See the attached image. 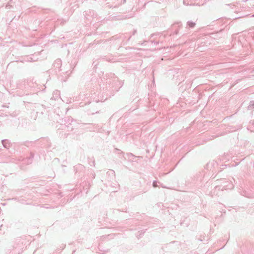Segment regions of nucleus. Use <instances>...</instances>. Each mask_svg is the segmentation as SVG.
Masks as SVG:
<instances>
[{
	"instance_id": "obj_1",
	"label": "nucleus",
	"mask_w": 254,
	"mask_h": 254,
	"mask_svg": "<svg viewBox=\"0 0 254 254\" xmlns=\"http://www.w3.org/2000/svg\"><path fill=\"white\" fill-rule=\"evenodd\" d=\"M189 25H190V27H193V26H194L195 23H190L189 24Z\"/></svg>"
}]
</instances>
